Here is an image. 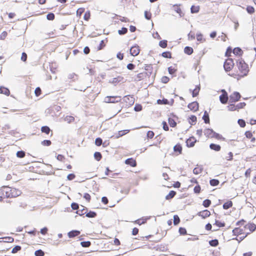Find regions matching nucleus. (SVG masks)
<instances>
[{
	"mask_svg": "<svg viewBox=\"0 0 256 256\" xmlns=\"http://www.w3.org/2000/svg\"><path fill=\"white\" fill-rule=\"evenodd\" d=\"M196 142V139L194 136H191L186 140V145L188 148L193 147L194 146Z\"/></svg>",
	"mask_w": 256,
	"mask_h": 256,
	"instance_id": "nucleus-9",
	"label": "nucleus"
},
{
	"mask_svg": "<svg viewBox=\"0 0 256 256\" xmlns=\"http://www.w3.org/2000/svg\"><path fill=\"white\" fill-rule=\"evenodd\" d=\"M211 138H216L217 140H225V138H224L221 134L216 133V132H214L213 135L212 136H210Z\"/></svg>",
	"mask_w": 256,
	"mask_h": 256,
	"instance_id": "nucleus-23",
	"label": "nucleus"
},
{
	"mask_svg": "<svg viewBox=\"0 0 256 256\" xmlns=\"http://www.w3.org/2000/svg\"><path fill=\"white\" fill-rule=\"evenodd\" d=\"M170 80V78L166 76H163L161 78V82L164 84H166Z\"/></svg>",
	"mask_w": 256,
	"mask_h": 256,
	"instance_id": "nucleus-64",
	"label": "nucleus"
},
{
	"mask_svg": "<svg viewBox=\"0 0 256 256\" xmlns=\"http://www.w3.org/2000/svg\"><path fill=\"white\" fill-rule=\"evenodd\" d=\"M241 98V95L238 92H234L229 96V102L233 103L238 102Z\"/></svg>",
	"mask_w": 256,
	"mask_h": 256,
	"instance_id": "nucleus-4",
	"label": "nucleus"
},
{
	"mask_svg": "<svg viewBox=\"0 0 256 256\" xmlns=\"http://www.w3.org/2000/svg\"><path fill=\"white\" fill-rule=\"evenodd\" d=\"M221 91L222 94L220 96V100L222 104H226L229 100L228 93L225 90H222Z\"/></svg>",
	"mask_w": 256,
	"mask_h": 256,
	"instance_id": "nucleus-5",
	"label": "nucleus"
},
{
	"mask_svg": "<svg viewBox=\"0 0 256 256\" xmlns=\"http://www.w3.org/2000/svg\"><path fill=\"white\" fill-rule=\"evenodd\" d=\"M203 170V168L202 166H201L200 168H195L193 170V173L195 174H198L202 172Z\"/></svg>",
	"mask_w": 256,
	"mask_h": 256,
	"instance_id": "nucleus-40",
	"label": "nucleus"
},
{
	"mask_svg": "<svg viewBox=\"0 0 256 256\" xmlns=\"http://www.w3.org/2000/svg\"><path fill=\"white\" fill-rule=\"evenodd\" d=\"M200 89V84L196 86L194 90H190V92H192V97L196 96L198 94Z\"/></svg>",
	"mask_w": 256,
	"mask_h": 256,
	"instance_id": "nucleus-15",
	"label": "nucleus"
},
{
	"mask_svg": "<svg viewBox=\"0 0 256 256\" xmlns=\"http://www.w3.org/2000/svg\"><path fill=\"white\" fill-rule=\"evenodd\" d=\"M232 206V202L231 200H228L224 202L222 206L223 208L228 210Z\"/></svg>",
	"mask_w": 256,
	"mask_h": 256,
	"instance_id": "nucleus-24",
	"label": "nucleus"
},
{
	"mask_svg": "<svg viewBox=\"0 0 256 256\" xmlns=\"http://www.w3.org/2000/svg\"><path fill=\"white\" fill-rule=\"evenodd\" d=\"M130 54L132 56H138L140 52V50L138 45L136 44L131 47L130 48Z\"/></svg>",
	"mask_w": 256,
	"mask_h": 256,
	"instance_id": "nucleus-7",
	"label": "nucleus"
},
{
	"mask_svg": "<svg viewBox=\"0 0 256 256\" xmlns=\"http://www.w3.org/2000/svg\"><path fill=\"white\" fill-rule=\"evenodd\" d=\"M97 214L94 211L90 210L89 212L86 214V216L88 218H93L96 217Z\"/></svg>",
	"mask_w": 256,
	"mask_h": 256,
	"instance_id": "nucleus-30",
	"label": "nucleus"
},
{
	"mask_svg": "<svg viewBox=\"0 0 256 256\" xmlns=\"http://www.w3.org/2000/svg\"><path fill=\"white\" fill-rule=\"evenodd\" d=\"M55 16L54 14L50 12L46 15V18L49 20H52L54 19Z\"/></svg>",
	"mask_w": 256,
	"mask_h": 256,
	"instance_id": "nucleus-56",
	"label": "nucleus"
},
{
	"mask_svg": "<svg viewBox=\"0 0 256 256\" xmlns=\"http://www.w3.org/2000/svg\"><path fill=\"white\" fill-rule=\"evenodd\" d=\"M12 187H9L8 186H4L2 188L1 192H2V195L4 196H6L7 198H10V192L12 191Z\"/></svg>",
	"mask_w": 256,
	"mask_h": 256,
	"instance_id": "nucleus-6",
	"label": "nucleus"
},
{
	"mask_svg": "<svg viewBox=\"0 0 256 256\" xmlns=\"http://www.w3.org/2000/svg\"><path fill=\"white\" fill-rule=\"evenodd\" d=\"M188 107L191 110L196 112L198 110L199 104L197 102H193L191 103H190L188 104Z\"/></svg>",
	"mask_w": 256,
	"mask_h": 256,
	"instance_id": "nucleus-8",
	"label": "nucleus"
},
{
	"mask_svg": "<svg viewBox=\"0 0 256 256\" xmlns=\"http://www.w3.org/2000/svg\"><path fill=\"white\" fill-rule=\"evenodd\" d=\"M10 198H16L20 195L22 192L20 190L12 188Z\"/></svg>",
	"mask_w": 256,
	"mask_h": 256,
	"instance_id": "nucleus-10",
	"label": "nucleus"
},
{
	"mask_svg": "<svg viewBox=\"0 0 256 256\" xmlns=\"http://www.w3.org/2000/svg\"><path fill=\"white\" fill-rule=\"evenodd\" d=\"M228 110L230 111H234L236 110V105L233 104L232 103L230 104L228 106H227Z\"/></svg>",
	"mask_w": 256,
	"mask_h": 256,
	"instance_id": "nucleus-52",
	"label": "nucleus"
},
{
	"mask_svg": "<svg viewBox=\"0 0 256 256\" xmlns=\"http://www.w3.org/2000/svg\"><path fill=\"white\" fill-rule=\"evenodd\" d=\"M2 238L4 240L3 242H12L14 241V238L10 236H6Z\"/></svg>",
	"mask_w": 256,
	"mask_h": 256,
	"instance_id": "nucleus-48",
	"label": "nucleus"
},
{
	"mask_svg": "<svg viewBox=\"0 0 256 256\" xmlns=\"http://www.w3.org/2000/svg\"><path fill=\"white\" fill-rule=\"evenodd\" d=\"M180 222V218L178 215H174V225L178 224Z\"/></svg>",
	"mask_w": 256,
	"mask_h": 256,
	"instance_id": "nucleus-53",
	"label": "nucleus"
},
{
	"mask_svg": "<svg viewBox=\"0 0 256 256\" xmlns=\"http://www.w3.org/2000/svg\"><path fill=\"white\" fill-rule=\"evenodd\" d=\"M157 103L159 104H170L169 101L166 98H163L162 100H158Z\"/></svg>",
	"mask_w": 256,
	"mask_h": 256,
	"instance_id": "nucleus-32",
	"label": "nucleus"
},
{
	"mask_svg": "<svg viewBox=\"0 0 256 256\" xmlns=\"http://www.w3.org/2000/svg\"><path fill=\"white\" fill-rule=\"evenodd\" d=\"M202 120L204 121V122L205 124H209L210 123V118H209V114L206 110H205L204 112V114L202 116Z\"/></svg>",
	"mask_w": 256,
	"mask_h": 256,
	"instance_id": "nucleus-22",
	"label": "nucleus"
},
{
	"mask_svg": "<svg viewBox=\"0 0 256 256\" xmlns=\"http://www.w3.org/2000/svg\"><path fill=\"white\" fill-rule=\"evenodd\" d=\"M125 164L128 165H130L132 167H135L136 166V162L132 158H127L125 160Z\"/></svg>",
	"mask_w": 256,
	"mask_h": 256,
	"instance_id": "nucleus-12",
	"label": "nucleus"
},
{
	"mask_svg": "<svg viewBox=\"0 0 256 256\" xmlns=\"http://www.w3.org/2000/svg\"><path fill=\"white\" fill-rule=\"evenodd\" d=\"M102 144V140L100 138H97L95 140V144L97 146H100Z\"/></svg>",
	"mask_w": 256,
	"mask_h": 256,
	"instance_id": "nucleus-59",
	"label": "nucleus"
},
{
	"mask_svg": "<svg viewBox=\"0 0 256 256\" xmlns=\"http://www.w3.org/2000/svg\"><path fill=\"white\" fill-rule=\"evenodd\" d=\"M214 224L216 225L219 228H222L226 224L224 222H221L218 220H216L215 223Z\"/></svg>",
	"mask_w": 256,
	"mask_h": 256,
	"instance_id": "nucleus-47",
	"label": "nucleus"
},
{
	"mask_svg": "<svg viewBox=\"0 0 256 256\" xmlns=\"http://www.w3.org/2000/svg\"><path fill=\"white\" fill-rule=\"evenodd\" d=\"M232 52L236 56H241L243 54V51L240 48L236 47L233 49Z\"/></svg>",
	"mask_w": 256,
	"mask_h": 256,
	"instance_id": "nucleus-18",
	"label": "nucleus"
},
{
	"mask_svg": "<svg viewBox=\"0 0 256 256\" xmlns=\"http://www.w3.org/2000/svg\"><path fill=\"white\" fill-rule=\"evenodd\" d=\"M211 204V200L209 199H206L203 201L202 205L204 207L207 208L210 206Z\"/></svg>",
	"mask_w": 256,
	"mask_h": 256,
	"instance_id": "nucleus-44",
	"label": "nucleus"
},
{
	"mask_svg": "<svg viewBox=\"0 0 256 256\" xmlns=\"http://www.w3.org/2000/svg\"><path fill=\"white\" fill-rule=\"evenodd\" d=\"M80 245L84 248H88L91 245L90 241H84L80 242Z\"/></svg>",
	"mask_w": 256,
	"mask_h": 256,
	"instance_id": "nucleus-43",
	"label": "nucleus"
},
{
	"mask_svg": "<svg viewBox=\"0 0 256 256\" xmlns=\"http://www.w3.org/2000/svg\"><path fill=\"white\" fill-rule=\"evenodd\" d=\"M174 152H178L181 154L182 152V146L180 144H178L174 147Z\"/></svg>",
	"mask_w": 256,
	"mask_h": 256,
	"instance_id": "nucleus-26",
	"label": "nucleus"
},
{
	"mask_svg": "<svg viewBox=\"0 0 256 256\" xmlns=\"http://www.w3.org/2000/svg\"><path fill=\"white\" fill-rule=\"evenodd\" d=\"M142 107L140 104H136L134 107V110L136 112H140L142 110Z\"/></svg>",
	"mask_w": 256,
	"mask_h": 256,
	"instance_id": "nucleus-58",
	"label": "nucleus"
},
{
	"mask_svg": "<svg viewBox=\"0 0 256 256\" xmlns=\"http://www.w3.org/2000/svg\"><path fill=\"white\" fill-rule=\"evenodd\" d=\"M180 4H176L172 6L174 10L178 14H179L180 17L184 16V14L182 13L180 8Z\"/></svg>",
	"mask_w": 256,
	"mask_h": 256,
	"instance_id": "nucleus-14",
	"label": "nucleus"
},
{
	"mask_svg": "<svg viewBox=\"0 0 256 256\" xmlns=\"http://www.w3.org/2000/svg\"><path fill=\"white\" fill-rule=\"evenodd\" d=\"M144 17L148 20H150V18H152V14H151V13L150 12H148V11H146V10L144 12Z\"/></svg>",
	"mask_w": 256,
	"mask_h": 256,
	"instance_id": "nucleus-62",
	"label": "nucleus"
},
{
	"mask_svg": "<svg viewBox=\"0 0 256 256\" xmlns=\"http://www.w3.org/2000/svg\"><path fill=\"white\" fill-rule=\"evenodd\" d=\"M178 232H180V235H186L187 234V232L186 229L184 228L180 227L178 230Z\"/></svg>",
	"mask_w": 256,
	"mask_h": 256,
	"instance_id": "nucleus-55",
	"label": "nucleus"
},
{
	"mask_svg": "<svg viewBox=\"0 0 256 256\" xmlns=\"http://www.w3.org/2000/svg\"><path fill=\"white\" fill-rule=\"evenodd\" d=\"M246 104L244 102H240L236 105V110H238L239 109L243 108Z\"/></svg>",
	"mask_w": 256,
	"mask_h": 256,
	"instance_id": "nucleus-57",
	"label": "nucleus"
},
{
	"mask_svg": "<svg viewBox=\"0 0 256 256\" xmlns=\"http://www.w3.org/2000/svg\"><path fill=\"white\" fill-rule=\"evenodd\" d=\"M21 249H22V247L20 246H18V245L16 246L12 249V253L16 254V253L18 252V251H20V250H21Z\"/></svg>",
	"mask_w": 256,
	"mask_h": 256,
	"instance_id": "nucleus-50",
	"label": "nucleus"
},
{
	"mask_svg": "<svg viewBox=\"0 0 256 256\" xmlns=\"http://www.w3.org/2000/svg\"><path fill=\"white\" fill-rule=\"evenodd\" d=\"M247 226L250 232H254L256 229V225L253 223L248 224Z\"/></svg>",
	"mask_w": 256,
	"mask_h": 256,
	"instance_id": "nucleus-42",
	"label": "nucleus"
},
{
	"mask_svg": "<svg viewBox=\"0 0 256 256\" xmlns=\"http://www.w3.org/2000/svg\"><path fill=\"white\" fill-rule=\"evenodd\" d=\"M214 132L212 129L206 128L204 130V134L206 137L210 138V136L213 135Z\"/></svg>",
	"mask_w": 256,
	"mask_h": 256,
	"instance_id": "nucleus-21",
	"label": "nucleus"
},
{
	"mask_svg": "<svg viewBox=\"0 0 256 256\" xmlns=\"http://www.w3.org/2000/svg\"><path fill=\"white\" fill-rule=\"evenodd\" d=\"M34 255L36 256H44V252L42 250H38L35 251Z\"/></svg>",
	"mask_w": 256,
	"mask_h": 256,
	"instance_id": "nucleus-54",
	"label": "nucleus"
},
{
	"mask_svg": "<svg viewBox=\"0 0 256 256\" xmlns=\"http://www.w3.org/2000/svg\"><path fill=\"white\" fill-rule=\"evenodd\" d=\"M41 131L42 132L45 133L46 134H48L50 131V129L48 126H42L41 128Z\"/></svg>",
	"mask_w": 256,
	"mask_h": 256,
	"instance_id": "nucleus-34",
	"label": "nucleus"
},
{
	"mask_svg": "<svg viewBox=\"0 0 256 256\" xmlns=\"http://www.w3.org/2000/svg\"><path fill=\"white\" fill-rule=\"evenodd\" d=\"M128 32V28L124 27L122 28L121 30H118V34L120 35H124Z\"/></svg>",
	"mask_w": 256,
	"mask_h": 256,
	"instance_id": "nucleus-51",
	"label": "nucleus"
},
{
	"mask_svg": "<svg viewBox=\"0 0 256 256\" xmlns=\"http://www.w3.org/2000/svg\"><path fill=\"white\" fill-rule=\"evenodd\" d=\"M42 144L44 146H50L52 144V142L50 140H44L41 142Z\"/></svg>",
	"mask_w": 256,
	"mask_h": 256,
	"instance_id": "nucleus-60",
	"label": "nucleus"
},
{
	"mask_svg": "<svg viewBox=\"0 0 256 256\" xmlns=\"http://www.w3.org/2000/svg\"><path fill=\"white\" fill-rule=\"evenodd\" d=\"M196 120H197V118H196V116H195L194 115H192L189 118V123L192 125L195 124Z\"/></svg>",
	"mask_w": 256,
	"mask_h": 256,
	"instance_id": "nucleus-31",
	"label": "nucleus"
},
{
	"mask_svg": "<svg viewBox=\"0 0 256 256\" xmlns=\"http://www.w3.org/2000/svg\"><path fill=\"white\" fill-rule=\"evenodd\" d=\"M242 230L236 228L232 230V233L235 236H238L242 234Z\"/></svg>",
	"mask_w": 256,
	"mask_h": 256,
	"instance_id": "nucleus-33",
	"label": "nucleus"
},
{
	"mask_svg": "<svg viewBox=\"0 0 256 256\" xmlns=\"http://www.w3.org/2000/svg\"><path fill=\"white\" fill-rule=\"evenodd\" d=\"M198 215L201 216L202 218H205L208 217L210 215V212L208 210H205L200 212L198 213Z\"/></svg>",
	"mask_w": 256,
	"mask_h": 256,
	"instance_id": "nucleus-11",
	"label": "nucleus"
},
{
	"mask_svg": "<svg viewBox=\"0 0 256 256\" xmlns=\"http://www.w3.org/2000/svg\"><path fill=\"white\" fill-rule=\"evenodd\" d=\"M94 158L96 160L100 161L102 158L101 153L98 152H95L94 153Z\"/></svg>",
	"mask_w": 256,
	"mask_h": 256,
	"instance_id": "nucleus-39",
	"label": "nucleus"
},
{
	"mask_svg": "<svg viewBox=\"0 0 256 256\" xmlns=\"http://www.w3.org/2000/svg\"><path fill=\"white\" fill-rule=\"evenodd\" d=\"M168 122L170 126L174 128L176 126V122L172 118H169L168 119Z\"/></svg>",
	"mask_w": 256,
	"mask_h": 256,
	"instance_id": "nucleus-37",
	"label": "nucleus"
},
{
	"mask_svg": "<svg viewBox=\"0 0 256 256\" xmlns=\"http://www.w3.org/2000/svg\"><path fill=\"white\" fill-rule=\"evenodd\" d=\"M220 183V182L217 179H212L210 180V184L212 186H217Z\"/></svg>",
	"mask_w": 256,
	"mask_h": 256,
	"instance_id": "nucleus-38",
	"label": "nucleus"
},
{
	"mask_svg": "<svg viewBox=\"0 0 256 256\" xmlns=\"http://www.w3.org/2000/svg\"><path fill=\"white\" fill-rule=\"evenodd\" d=\"M209 244L212 246H216L218 245V240L217 239L210 240L209 241Z\"/></svg>",
	"mask_w": 256,
	"mask_h": 256,
	"instance_id": "nucleus-36",
	"label": "nucleus"
},
{
	"mask_svg": "<svg viewBox=\"0 0 256 256\" xmlns=\"http://www.w3.org/2000/svg\"><path fill=\"white\" fill-rule=\"evenodd\" d=\"M0 94H4L6 96H9L10 94V90L3 86L0 87Z\"/></svg>",
	"mask_w": 256,
	"mask_h": 256,
	"instance_id": "nucleus-19",
	"label": "nucleus"
},
{
	"mask_svg": "<svg viewBox=\"0 0 256 256\" xmlns=\"http://www.w3.org/2000/svg\"><path fill=\"white\" fill-rule=\"evenodd\" d=\"M123 78L121 76H118L116 78H112L111 80H110L109 82L112 84H117L123 80Z\"/></svg>",
	"mask_w": 256,
	"mask_h": 256,
	"instance_id": "nucleus-20",
	"label": "nucleus"
},
{
	"mask_svg": "<svg viewBox=\"0 0 256 256\" xmlns=\"http://www.w3.org/2000/svg\"><path fill=\"white\" fill-rule=\"evenodd\" d=\"M193 52L194 50L190 46H186L184 48V53L188 55L192 54L193 53Z\"/></svg>",
	"mask_w": 256,
	"mask_h": 256,
	"instance_id": "nucleus-27",
	"label": "nucleus"
},
{
	"mask_svg": "<svg viewBox=\"0 0 256 256\" xmlns=\"http://www.w3.org/2000/svg\"><path fill=\"white\" fill-rule=\"evenodd\" d=\"M236 65H237V66H238L239 70L240 71V73L242 74L240 76V75H238V76H240V78H242V77L247 76V74L249 72L248 66V64H246L243 60L240 59V60H238L237 61Z\"/></svg>",
	"mask_w": 256,
	"mask_h": 256,
	"instance_id": "nucleus-1",
	"label": "nucleus"
},
{
	"mask_svg": "<svg viewBox=\"0 0 256 256\" xmlns=\"http://www.w3.org/2000/svg\"><path fill=\"white\" fill-rule=\"evenodd\" d=\"M176 192L174 190H170L169 194L166 196V199L167 200L172 198L176 194Z\"/></svg>",
	"mask_w": 256,
	"mask_h": 256,
	"instance_id": "nucleus-28",
	"label": "nucleus"
},
{
	"mask_svg": "<svg viewBox=\"0 0 256 256\" xmlns=\"http://www.w3.org/2000/svg\"><path fill=\"white\" fill-rule=\"evenodd\" d=\"M160 55L164 58H172L171 52L169 51L164 52H162Z\"/></svg>",
	"mask_w": 256,
	"mask_h": 256,
	"instance_id": "nucleus-35",
	"label": "nucleus"
},
{
	"mask_svg": "<svg viewBox=\"0 0 256 256\" xmlns=\"http://www.w3.org/2000/svg\"><path fill=\"white\" fill-rule=\"evenodd\" d=\"M168 45V42L166 40H162L159 42V46L162 48H166Z\"/></svg>",
	"mask_w": 256,
	"mask_h": 256,
	"instance_id": "nucleus-46",
	"label": "nucleus"
},
{
	"mask_svg": "<svg viewBox=\"0 0 256 256\" xmlns=\"http://www.w3.org/2000/svg\"><path fill=\"white\" fill-rule=\"evenodd\" d=\"M129 132V130H123L118 131V133L116 134L115 138H118L120 136H124L125 134Z\"/></svg>",
	"mask_w": 256,
	"mask_h": 256,
	"instance_id": "nucleus-25",
	"label": "nucleus"
},
{
	"mask_svg": "<svg viewBox=\"0 0 256 256\" xmlns=\"http://www.w3.org/2000/svg\"><path fill=\"white\" fill-rule=\"evenodd\" d=\"M210 148L216 152H219L221 149V146L219 144L212 143L210 144Z\"/></svg>",
	"mask_w": 256,
	"mask_h": 256,
	"instance_id": "nucleus-17",
	"label": "nucleus"
},
{
	"mask_svg": "<svg viewBox=\"0 0 256 256\" xmlns=\"http://www.w3.org/2000/svg\"><path fill=\"white\" fill-rule=\"evenodd\" d=\"M200 10L199 6H192L190 8V11L192 14L197 13Z\"/></svg>",
	"mask_w": 256,
	"mask_h": 256,
	"instance_id": "nucleus-45",
	"label": "nucleus"
},
{
	"mask_svg": "<svg viewBox=\"0 0 256 256\" xmlns=\"http://www.w3.org/2000/svg\"><path fill=\"white\" fill-rule=\"evenodd\" d=\"M16 156L19 158H23L26 156V152L24 150H19L16 154Z\"/></svg>",
	"mask_w": 256,
	"mask_h": 256,
	"instance_id": "nucleus-41",
	"label": "nucleus"
},
{
	"mask_svg": "<svg viewBox=\"0 0 256 256\" xmlns=\"http://www.w3.org/2000/svg\"><path fill=\"white\" fill-rule=\"evenodd\" d=\"M144 70L146 72V74L147 76H150L152 74L153 68L151 64H146Z\"/></svg>",
	"mask_w": 256,
	"mask_h": 256,
	"instance_id": "nucleus-16",
	"label": "nucleus"
},
{
	"mask_svg": "<svg viewBox=\"0 0 256 256\" xmlns=\"http://www.w3.org/2000/svg\"><path fill=\"white\" fill-rule=\"evenodd\" d=\"M72 208L74 210H77L79 209V205L76 202H72L71 204Z\"/></svg>",
	"mask_w": 256,
	"mask_h": 256,
	"instance_id": "nucleus-63",
	"label": "nucleus"
},
{
	"mask_svg": "<svg viewBox=\"0 0 256 256\" xmlns=\"http://www.w3.org/2000/svg\"><path fill=\"white\" fill-rule=\"evenodd\" d=\"M234 62L232 58L227 59L224 64V68L226 72L230 71L234 67Z\"/></svg>",
	"mask_w": 256,
	"mask_h": 256,
	"instance_id": "nucleus-2",
	"label": "nucleus"
},
{
	"mask_svg": "<svg viewBox=\"0 0 256 256\" xmlns=\"http://www.w3.org/2000/svg\"><path fill=\"white\" fill-rule=\"evenodd\" d=\"M82 209H78V210L76 212V213L80 216H82L84 214H86V212H85L86 210H87L86 208H85L81 206Z\"/></svg>",
	"mask_w": 256,
	"mask_h": 256,
	"instance_id": "nucleus-29",
	"label": "nucleus"
},
{
	"mask_svg": "<svg viewBox=\"0 0 256 256\" xmlns=\"http://www.w3.org/2000/svg\"><path fill=\"white\" fill-rule=\"evenodd\" d=\"M246 12L249 14H252L254 12V8L253 6H248L246 8Z\"/></svg>",
	"mask_w": 256,
	"mask_h": 256,
	"instance_id": "nucleus-49",
	"label": "nucleus"
},
{
	"mask_svg": "<svg viewBox=\"0 0 256 256\" xmlns=\"http://www.w3.org/2000/svg\"><path fill=\"white\" fill-rule=\"evenodd\" d=\"M80 234V231L78 230H72L69 232L68 234V236L70 238H73L76 236H78Z\"/></svg>",
	"mask_w": 256,
	"mask_h": 256,
	"instance_id": "nucleus-13",
	"label": "nucleus"
},
{
	"mask_svg": "<svg viewBox=\"0 0 256 256\" xmlns=\"http://www.w3.org/2000/svg\"><path fill=\"white\" fill-rule=\"evenodd\" d=\"M238 123L241 128H244L246 126V122L242 119H239L238 120Z\"/></svg>",
	"mask_w": 256,
	"mask_h": 256,
	"instance_id": "nucleus-61",
	"label": "nucleus"
},
{
	"mask_svg": "<svg viewBox=\"0 0 256 256\" xmlns=\"http://www.w3.org/2000/svg\"><path fill=\"white\" fill-rule=\"evenodd\" d=\"M120 100L121 98L118 96H107L104 98V102L107 103H116Z\"/></svg>",
	"mask_w": 256,
	"mask_h": 256,
	"instance_id": "nucleus-3",
	"label": "nucleus"
}]
</instances>
